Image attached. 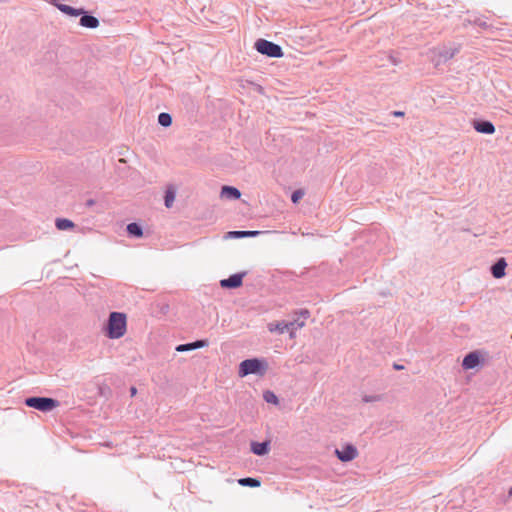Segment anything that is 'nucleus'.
<instances>
[{"mask_svg":"<svg viewBox=\"0 0 512 512\" xmlns=\"http://www.w3.org/2000/svg\"><path fill=\"white\" fill-rule=\"evenodd\" d=\"M127 331V317L121 312H112L107 323V336L110 339H119Z\"/></svg>","mask_w":512,"mask_h":512,"instance_id":"nucleus-1","label":"nucleus"},{"mask_svg":"<svg viewBox=\"0 0 512 512\" xmlns=\"http://www.w3.org/2000/svg\"><path fill=\"white\" fill-rule=\"evenodd\" d=\"M267 369V364L263 360L259 359H247L239 365V376L245 377L249 374H260L263 375Z\"/></svg>","mask_w":512,"mask_h":512,"instance_id":"nucleus-2","label":"nucleus"},{"mask_svg":"<svg viewBox=\"0 0 512 512\" xmlns=\"http://www.w3.org/2000/svg\"><path fill=\"white\" fill-rule=\"evenodd\" d=\"M25 404L42 412L51 411L59 405L57 400L46 397H30L25 400Z\"/></svg>","mask_w":512,"mask_h":512,"instance_id":"nucleus-3","label":"nucleus"},{"mask_svg":"<svg viewBox=\"0 0 512 512\" xmlns=\"http://www.w3.org/2000/svg\"><path fill=\"white\" fill-rule=\"evenodd\" d=\"M255 49L266 56L280 58L283 56L281 47L265 39H259L255 42Z\"/></svg>","mask_w":512,"mask_h":512,"instance_id":"nucleus-4","label":"nucleus"},{"mask_svg":"<svg viewBox=\"0 0 512 512\" xmlns=\"http://www.w3.org/2000/svg\"><path fill=\"white\" fill-rule=\"evenodd\" d=\"M335 454L342 462L352 461L358 456V451L355 446L347 444L341 449H336Z\"/></svg>","mask_w":512,"mask_h":512,"instance_id":"nucleus-5","label":"nucleus"},{"mask_svg":"<svg viewBox=\"0 0 512 512\" xmlns=\"http://www.w3.org/2000/svg\"><path fill=\"white\" fill-rule=\"evenodd\" d=\"M245 273L233 274L227 279H222L220 285L222 288H238L242 285Z\"/></svg>","mask_w":512,"mask_h":512,"instance_id":"nucleus-6","label":"nucleus"},{"mask_svg":"<svg viewBox=\"0 0 512 512\" xmlns=\"http://www.w3.org/2000/svg\"><path fill=\"white\" fill-rule=\"evenodd\" d=\"M295 325H296L295 321L294 322L281 321V322H271L268 324L267 327L271 333L277 332L279 334H283L284 332L290 330V328Z\"/></svg>","mask_w":512,"mask_h":512,"instance_id":"nucleus-7","label":"nucleus"},{"mask_svg":"<svg viewBox=\"0 0 512 512\" xmlns=\"http://www.w3.org/2000/svg\"><path fill=\"white\" fill-rule=\"evenodd\" d=\"M480 363V356L477 352H470L467 354L462 362L464 369H473Z\"/></svg>","mask_w":512,"mask_h":512,"instance_id":"nucleus-8","label":"nucleus"},{"mask_svg":"<svg viewBox=\"0 0 512 512\" xmlns=\"http://www.w3.org/2000/svg\"><path fill=\"white\" fill-rule=\"evenodd\" d=\"M474 129L483 134H493L495 132L494 125L489 121H478L474 123Z\"/></svg>","mask_w":512,"mask_h":512,"instance_id":"nucleus-9","label":"nucleus"},{"mask_svg":"<svg viewBox=\"0 0 512 512\" xmlns=\"http://www.w3.org/2000/svg\"><path fill=\"white\" fill-rule=\"evenodd\" d=\"M507 263L504 258H500L491 268L492 275L495 278H502L505 275Z\"/></svg>","mask_w":512,"mask_h":512,"instance_id":"nucleus-10","label":"nucleus"},{"mask_svg":"<svg viewBox=\"0 0 512 512\" xmlns=\"http://www.w3.org/2000/svg\"><path fill=\"white\" fill-rule=\"evenodd\" d=\"M220 195L226 199H239L241 197L240 191L232 186H223Z\"/></svg>","mask_w":512,"mask_h":512,"instance_id":"nucleus-11","label":"nucleus"},{"mask_svg":"<svg viewBox=\"0 0 512 512\" xmlns=\"http://www.w3.org/2000/svg\"><path fill=\"white\" fill-rule=\"evenodd\" d=\"M208 345V342L206 340H198L193 343L189 344H181L176 347V351L178 352H185L193 349L202 348Z\"/></svg>","mask_w":512,"mask_h":512,"instance_id":"nucleus-12","label":"nucleus"},{"mask_svg":"<svg viewBox=\"0 0 512 512\" xmlns=\"http://www.w3.org/2000/svg\"><path fill=\"white\" fill-rule=\"evenodd\" d=\"M251 451L259 456L266 455L269 452V442H252Z\"/></svg>","mask_w":512,"mask_h":512,"instance_id":"nucleus-13","label":"nucleus"},{"mask_svg":"<svg viewBox=\"0 0 512 512\" xmlns=\"http://www.w3.org/2000/svg\"><path fill=\"white\" fill-rule=\"evenodd\" d=\"M80 25L87 28H97L99 26V21L96 17L90 15H84L80 19Z\"/></svg>","mask_w":512,"mask_h":512,"instance_id":"nucleus-14","label":"nucleus"},{"mask_svg":"<svg viewBox=\"0 0 512 512\" xmlns=\"http://www.w3.org/2000/svg\"><path fill=\"white\" fill-rule=\"evenodd\" d=\"M259 231H230L227 233V238H244V237H254L258 235Z\"/></svg>","mask_w":512,"mask_h":512,"instance_id":"nucleus-15","label":"nucleus"},{"mask_svg":"<svg viewBox=\"0 0 512 512\" xmlns=\"http://www.w3.org/2000/svg\"><path fill=\"white\" fill-rule=\"evenodd\" d=\"M55 226L58 230H70L75 227V224L66 218H57L55 221Z\"/></svg>","mask_w":512,"mask_h":512,"instance_id":"nucleus-16","label":"nucleus"},{"mask_svg":"<svg viewBox=\"0 0 512 512\" xmlns=\"http://www.w3.org/2000/svg\"><path fill=\"white\" fill-rule=\"evenodd\" d=\"M58 8L63 13L70 15V16H79L84 13L83 9H75L69 5L66 4H59Z\"/></svg>","mask_w":512,"mask_h":512,"instance_id":"nucleus-17","label":"nucleus"},{"mask_svg":"<svg viewBox=\"0 0 512 512\" xmlns=\"http://www.w3.org/2000/svg\"><path fill=\"white\" fill-rule=\"evenodd\" d=\"M175 189L172 186H169L165 192V206L167 208L172 207L175 200Z\"/></svg>","mask_w":512,"mask_h":512,"instance_id":"nucleus-18","label":"nucleus"},{"mask_svg":"<svg viewBox=\"0 0 512 512\" xmlns=\"http://www.w3.org/2000/svg\"><path fill=\"white\" fill-rule=\"evenodd\" d=\"M238 483L241 485V486H249V487H259L260 486V481L256 478H241L238 480Z\"/></svg>","mask_w":512,"mask_h":512,"instance_id":"nucleus-19","label":"nucleus"},{"mask_svg":"<svg viewBox=\"0 0 512 512\" xmlns=\"http://www.w3.org/2000/svg\"><path fill=\"white\" fill-rule=\"evenodd\" d=\"M127 231L130 235L136 236V237H141L143 234L141 227L136 223L128 224Z\"/></svg>","mask_w":512,"mask_h":512,"instance_id":"nucleus-20","label":"nucleus"},{"mask_svg":"<svg viewBox=\"0 0 512 512\" xmlns=\"http://www.w3.org/2000/svg\"><path fill=\"white\" fill-rule=\"evenodd\" d=\"M158 122L164 127H169L172 123V118L168 113H161L158 116Z\"/></svg>","mask_w":512,"mask_h":512,"instance_id":"nucleus-21","label":"nucleus"},{"mask_svg":"<svg viewBox=\"0 0 512 512\" xmlns=\"http://www.w3.org/2000/svg\"><path fill=\"white\" fill-rule=\"evenodd\" d=\"M263 398L267 403L277 405L279 403L278 397L272 391H265Z\"/></svg>","mask_w":512,"mask_h":512,"instance_id":"nucleus-22","label":"nucleus"},{"mask_svg":"<svg viewBox=\"0 0 512 512\" xmlns=\"http://www.w3.org/2000/svg\"><path fill=\"white\" fill-rule=\"evenodd\" d=\"M303 326H304V322H296V325L291 327L290 330H288V332L290 333V337L295 338L296 330L299 328H302Z\"/></svg>","mask_w":512,"mask_h":512,"instance_id":"nucleus-23","label":"nucleus"},{"mask_svg":"<svg viewBox=\"0 0 512 512\" xmlns=\"http://www.w3.org/2000/svg\"><path fill=\"white\" fill-rule=\"evenodd\" d=\"M304 193L301 190H296L293 192L291 196V200L293 203H297L302 197Z\"/></svg>","mask_w":512,"mask_h":512,"instance_id":"nucleus-24","label":"nucleus"},{"mask_svg":"<svg viewBox=\"0 0 512 512\" xmlns=\"http://www.w3.org/2000/svg\"><path fill=\"white\" fill-rule=\"evenodd\" d=\"M393 115L396 116V117H402V116H404V112H402V111H394Z\"/></svg>","mask_w":512,"mask_h":512,"instance_id":"nucleus-25","label":"nucleus"},{"mask_svg":"<svg viewBox=\"0 0 512 512\" xmlns=\"http://www.w3.org/2000/svg\"><path fill=\"white\" fill-rule=\"evenodd\" d=\"M130 391L132 396H134L137 393V389L135 387H132Z\"/></svg>","mask_w":512,"mask_h":512,"instance_id":"nucleus-26","label":"nucleus"},{"mask_svg":"<svg viewBox=\"0 0 512 512\" xmlns=\"http://www.w3.org/2000/svg\"><path fill=\"white\" fill-rule=\"evenodd\" d=\"M395 368H396V369H402V368H403V366L395 365Z\"/></svg>","mask_w":512,"mask_h":512,"instance_id":"nucleus-27","label":"nucleus"},{"mask_svg":"<svg viewBox=\"0 0 512 512\" xmlns=\"http://www.w3.org/2000/svg\"><path fill=\"white\" fill-rule=\"evenodd\" d=\"M510 493L512 494V488H511V490H510Z\"/></svg>","mask_w":512,"mask_h":512,"instance_id":"nucleus-28","label":"nucleus"}]
</instances>
